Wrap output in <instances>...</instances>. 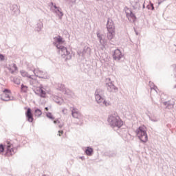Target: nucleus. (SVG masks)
<instances>
[{"label": "nucleus", "mask_w": 176, "mask_h": 176, "mask_svg": "<svg viewBox=\"0 0 176 176\" xmlns=\"http://www.w3.org/2000/svg\"><path fill=\"white\" fill-rule=\"evenodd\" d=\"M25 116H26V118H28V122H34V117L32 116L31 109H28Z\"/></svg>", "instance_id": "obj_8"}, {"label": "nucleus", "mask_w": 176, "mask_h": 176, "mask_svg": "<svg viewBox=\"0 0 176 176\" xmlns=\"http://www.w3.org/2000/svg\"><path fill=\"white\" fill-rule=\"evenodd\" d=\"M60 52H62L61 54L62 56H68L69 54V53L68 52V50H67V48L65 47H62L60 48Z\"/></svg>", "instance_id": "obj_12"}, {"label": "nucleus", "mask_w": 176, "mask_h": 176, "mask_svg": "<svg viewBox=\"0 0 176 176\" xmlns=\"http://www.w3.org/2000/svg\"><path fill=\"white\" fill-rule=\"evenodd\" d=\"M63 134H64V131H58V135H59V137H61V135H63Z\"/></svg>", "instance_id": "obj_25"}, {"label": "nucleus", "mask_w": 176, "mask_h": 176, "mask_svg": "<svg viewBox=\"0 0 176 176\" xmlns=\"http://www.w3.org/2000/svg\"><path fill=\"white\" fill-rule=\"evenodd\" d=\"M164 105H165L166 108H168L170 109V108H173L174 107V102L173 101L164 102Z\"/></svg>", "instance_id": "obj_11"}, {"label": "nucleus", "mask_w": 176, "mask_h": 176, "mask_svg": "<svg viewBox=\"0 0 176 176\" xmlns=\"http://www.w3.org/2000/svg\"><path fill=\"white\" fill-rule=\"evenodd\" d=\"M16 85H19L20 83V81H18L17 82H16Z\"/></svg>", "instance_id": "obj_31"}, {"label": "nucleus", "mask_w": 176, "mask_h": 176, "mask_svg": "<svg viewBox=\"0 0 176 176\" xmlns=\"http://www.w3.org/2000/svg\"><path fill=\"white\" fill-rule=\"evenodd\" d=\"M109 123L112 127H118V129H120L123 126V121L119 116H111L109 118Z\"/></svg>", "instance_id": "obj_2"}, {"label": "nucleus", "mask_w": 176, "mask_h": 176, "mask_svg": "<svg viewBox=\"0 0 176 176\" xmlns=\"http://www.w3.org/2000/svg\"><path fill=\"white\" fill-rule=\"evenodd\" d=\"M47 117L49 118L50 119H53V116L51 113H47Z\"/></svg>", "instance_id": "obj_24"}, {"label": "nucleus", "mask_w": 176, "mask_h": 176, "mask_svg": "<svg viewBox=\"0 0 176 176\" xmlns=\"http://www.w3.org/2000/svg\"><path fill=\"white\" fill-rule=\"evenodd\" d=\"M34 74L38 78H41L42 79H47V73L39 69V68H36L34 70Z\"/></svg>", "instance_id": "obj_4"}, {"label": "nucleus", "mask_w": 176, "mask_h": 176, "mask_svg": "<svg viewBox=\"0 0 176 176\" xmlns=\"http://www.w3.org/2000/svg\"><path fill=\"white\" fill-rule=\"evenodd\" d=\"M3 60H5V56L0 54V61H3Z\"/></svg>", "instance_id": "obj_23"}, {"label": "nucleus", "mask_w": 176, "mask_h": 176, "mask_svg": "<svg viewBox=\"0 0 176 176\" xmlns=\"http://www.w3.org/2000/svg\"><path fill=\"white\" fill-rule=\"evenodd\" d=\"M16 148L13 146V144L11 143H8L6 146V156H13L16 153Z\"/></svg>", "instance_id": "obj_3"}, {"label": "nucleus", "mask_w": 176, "mask_h": 176, "mask_svg": "<svg viewBox=\"0 0 176 176\" xmlns=\"http://www.w3.org/2000/svg\"><path fill=\"white\" fill-rule=\"evenodd\" d=\"M54 123H59V122L58 121V120H55V121H54Z\"/></svg>", "instance_id": "obj_28"}, {"label": "nucleus", "mask_w": 176, "mask_h": 176, "mask_svg": "<svg viewBox=\"0 0 176 176\" xmlns=\"http://www.w3.org/2000/svg\"><path fill=\"white\" fill-rule=\"evenodd\" d=\"M113 57L114 60H120L122 58V52L119 50H116Z\"/></svg>", "instance_id": "obj_9"}, {"label": "nucleus", "mask_w": 176, "mask_h": 176, "mask_svg": "<svg viewBox=\"0 0 176 176\" xmlns=\"http://www.w3.org/2000/svg\"><path fill=\"white\" fill-rule=\"evenodd\" d=\"M39 92L41 94V97H43V98L46 97V92L43 91V89L42 87L39 88Z\"/></svg>", "instance_id": "obj_18"}, {"label": "nucleus", "mask_w": 176, "mask_h": 176, "mask_svg": "<svg viewBox=\"0 0 176 176\" xmlns=\"http://www.w3.org/2000/svg\"><path fill=\"white\" fill-rule=\"evenodd\" d=\"M63 43H64V40L61 36H58L54 38V44L57 47V49H60V46H58V45H61Z\"/></svg>", "instance_id": "obj_7"}, {"label": "nucleus", "mask_w": 176, "mask_h": 176, "mask_svg": "<svg viewBox=\"0 0 176 176\" xmlns=\"http://www.w3.org/2000/svg\"><path fill=\"white\" fill-rule=\"evenodd\" d=\"M12 74H13V72H16V71H17V65H16V64H12V65L10 67V68Z\"/></svg>", "instance_id": "obj_17"}, {"label": "nucleus", "mask_w": 176, "mask_h": 176, "mask_svg": "<svg viewBox=\"0 0 176 176\" xmlns=\"http://www.w3.org/2000/svg\"><path fill=\"white\" fill-rule=\"evenodd\" d=\"M45 111H49V108H47V107H45Z\"/></svg>", "instance_id": "obj_30"}, {"label": "nucleus", "mask_w": 176, "mask_h": 176, "mask_svg": "<svg viewBox=\"0 0 176 176\" xmlns=\"http://www.w3.org/2000/svg\"><path fill=\"white\" fill-rule=\"evenodd\" d=\"M151 6H152V10H153V9H155V8L153 7V4H152Z\"/></svg>", "instance_id": "obj_29"}, {"label": "nucleus", "mask_w": 176, "mask_h": 176, "mask_svg": "<svg viewBox=\"0 0 176 176\" xmlns=\"http://www.w3.org/2000/svg\"><path fill=\"white\" fill-rule=\"evenodd\" d=\"M98 38L100 39V41H101V39H102V38H101V36H100L99 34H98Z\"/></svg>", "instance_id": "obj_27"}, {"label": "nucleus", "mask_w": 176, "mask_h": 176, "mask_svg": "<svg viewBox=\"0 0 176 176\" xmlns=\"http://www.w3.org/2000/svg\"><path fill=\"white\" fill-rule=\"evenodd\" d=\"M136 135L142 142H148V134H146V126L142 125L136 130Z\"/></svg>", "instance_id": "obj_1"}, {"label": "nucleus", "mask_w": 176, "mask_h": 176, "mask_svg": "<svg viewBox=\"0 0 176 176\" xmlns=\"http://www.w3.org/2000/svg\"><path fill=\"white\" fill-rule=\"evenodd\" d=\"M34 115L35 116H37V118H39V116H42V111H41V109H36L34 112Z\"/></svg>", "instance_id": "obj_19"}, {"label": "nucleus", "mask_w": 176, "mask_h": 176, "mask_svg": "<svg viewBox=\"0 0 176 176\" xmlns=\"http://www.w3.org/2000/svg\"><path fill=\"white\" fill-rule=\"evenodd\" d=\"M114 37H115V34H113L112 33H109V32L107 34L108 39L111 41V39H113Z\"/></svg>", "instance_id": "obj_20"}, {"label": "nucleus", "mask_w": 176, "mask_h": 176, "mask_svg": "<svg viewBox=\"0 0 176 176\" xmlns=\"http://www.w3.org/2000/svg\"><path fill=\"white\" fill-rule=\"evenodd\" d=\"M60 14H61V16H63V12H60Z\"/></svg>", "instance_id": "obj_32"}, {"label": "nucleus", "mask_w": 176, "mask_h": 176, "mask_svg": "<svg viewBox=\"0 0 176 176\" xmlns=\"http://www.w3.org/2000/svg\"><path fill=\"white\" fill-rule=\"evenodd\" d=\"M21 74L22 76H23V77L28 78V76H30V75H28V73H27V72L21 71Z\"/></svg>", "instance_id": "obj_21"}, {"label": "nucleus", "mask_w": 176, "mask_h": 176, "mask_svg": "<svg viewBox=\"0 0 176 176\" xmlns=\"http://www.w3.org/2000/svg\"><path fill=\"white\" fill-rule=\"evenodd\" d=\"M107 29H108L109 33L115 34V26L113 25L111 26L109 25V24H107Z\"/></svg>", "instance_id": "obj_14"}, {"label": "nucleus", "mask_w": 176, "mask_h": 176, "mask_svg": "<svg viewBox=\"0 0 176 176\" xmlns=\"http://www.w3.org/2000/svg\"><path fill=\"white\" fill-rule=\"evenodd\" d=\"M5 151V147L2 144L0 145V155L3 153V151Z\"/></svg>", "instance_id": "obj_22"}, {"label": "nucleus", "mask_w": 176, "mask_h": 176, "mask_svg": "<svg viewBox=\"0 0 176 176\" xmlns=\"http://www.w3.org/2000/svg\"><path fill=\"white\" fill-rule=\"evenodd\" d=\"M95 98L98 104H102L103 105H105V107L111 105V103L109 102L105 101V100H104V98L101 97V96H100L99 94H96Z\"/></svg>", "instance_id": "obj_5"}, {"label": "nucleus", "mask_w": 176, "mask_h": 176, "mask_svg": "<svg viewBox=\"0 0 176 176\" xmlns=\"http://www.w3.org/2000/svg\"><path fill=\"white\" fill-rule=\"evenodd\" d=\"M128 19L130 21H132L133 23H134L135 20H137V17H135V15L133 12H131L130 14L128 15Z\"/></svg>", "instance_id": "obj_13"}, {"label": "nucleus", "mask_w": 176, "mask_h": 176, "mask_svg": "<svg viewBox=\"0 0 176 176\" xmlns=\"http://www.w3.org/2000/svg\"><path fill=\"white\" fill-rule=\"evenodd\" d=\"M85 153L88 156H91V153H93V148H91V147H87L85 151Z\"/></svg>", "instance_id": "obj_15"}, {"label": "nucleus", "mask_w": 176, "mask_h": 176, "mask_svg": "<svg viewBox=\"0 0 176 176\" xmlns=\"http://www.w3.org/2000/svg\"><path fill=\"white\" fill-rule=\"evenodd\" d=\"M21 90L22 93H27L28 91V87L27 85H21Z\"/></svg>", "instance_id": "obj_16"}, {"label": "nucleus", "mask_w": 176, "mask_h": 176, "mask_svg": "<svg viewBox=\"0 0 176 176\" xmlns=\"http://www.w3.org/2000/svg\"><path fill=\"white\" fill-rule=\"evenodd\" d=\"M72 115L73 118H75L76 119H79V118H80V113H79V111L75 108H73Z\"/></svg>", "instance_id": "obj_10"}, {"label": "nucleus", "mask_w": 176, "mask_h": 176, "mask_svg": "<svg viewBox=\"0 0 176 176\" xmlns=\"http://www.w3.org/2000/svg\"><path fill=\"white\" fill-rule=\"evenodd\" d=\"M80 159H81V160H85V157H80Z\"/></svg>", "instance_id": "obj_26"}, {"label": "nucleus", "mask_w": 176, "mask_h": 176, "mask_svg": "<svg viewBox=\"0 0 176 176\" xmlns=\"http://www.w3.org/2000/svg\"><path fill=\"white\" fill-rule=\"evenodd\" d=\"M1 99L3 101H9L10 100V91L5 89L1 94Z\"/></svg>", "instance_id": "obj_6"}]
</instances>
